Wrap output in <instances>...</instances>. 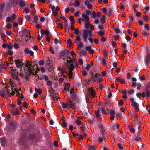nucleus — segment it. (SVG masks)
I'll use <instances>...</instances> for the list:
<instances>
[{
    "instance_id": "61",
    "label": "nucleus",
    "mask_w": 150,
    "mask_h": 150,
    "mask_svg": "<svg viewBox=\"0 0 150 150\" xmlns=\"http://www.w3.org/2000/svg\"><path fill=\"white\" fill-rule=\"evenodd\" d=\"M17 16L15 13H13L11 16V18L13 19H15L16 18Z\"/></svg>"
},
{
    "instance_id": "13",
    "label": "nucleus",
    "mask_w": 150,
    "mask_h": 150,
    "mask_svg": "<svg viewBox=\"0 0 150 150\" xmlns=\"http://www.w3.org/2000/svg\"><path fill=\"white\" fill-rule=\"evenodd\" d=\"M24 52L26 54H29L31 56H33L34 55V52L32 51H30L28 48H26L24 49Z\"/></svg>"
},
{
    "instance_id": "18",
    "label": "nucleus",
    "mask_w": 150,
    "mask_h": 150,
    "mask_svg": "<svg viewBox=\"0 0 150 150\" xmlns=\"http://www.w3.org/2000/svg\"><path fill=\"white\" fill-rule=\"evenodd\" d=\"M79 55L80 57H82V55L86 56L87 55L86 52L84 50H81Z\"/></svg>"
},
{
    "instance_id": "36",
    "label": "nucleus",
    "mask_w": 150,
    "mask_h": 150,
    "mask_svg": "<svg viewBox=\"0 0 150 150\" xmlns=\"http://www.w3.org/2000/svg\"><path fill=\"white\" fill-rule=\"evenodd\" d=\"M108 13L109 15H111L114 14V12L113 9L112 8H110L109 9Z\"/></svg>"
},
{
    "instance_id": "45",
    "label": "nucleus",
    "mask_w": 150,
    "mask_h": 150,
    "mask_svg": "<svg viewBox=\"0 0 150 150\" xmlns=\"http://www.w3.org/2000/svg\"><path fill=\"white\" fill-rule=\"evenodd\" d=\"M65 55V52L64 51L60 52L59 56L60 57H64Z\"/></svg>"
},
{
    "instance_id": "31",
    "label": "nucleus",
    "mask_w": 150,
    "mask_h": 150,
    "mask_svg": "<svg viewBox=\"0 0 150 150\" xmlns=\"http://www.w3.org/2000/svg\"><path fill=\"white\" fill-rule=\"evenodd\" d=\"M70 87V85L69 84H66L65 85L64 90L67 91H69V90Z\"/></svg>"
},
{
    "instance_id": "54",
    "label": "nucleus",
    "mask_w": 150,
    "mask_h": 150,
    "mask_svg": "<svg viewBox=\"0 0 150 150\" xmlns=\"http://www.w3.org/2000/svg\"><path fill=\"white\" fill-rule=\"evenodd\" d=\"M82 84L81 81H79L77 82L76 85L78 87H81V86Z\"/></svg>"
},
{
    "instance_id": "33",
    "label": "nucleus",
    "mask_w": 150,
    "mask_h": 150,
    "mask_svg": "<svg viewBox=\"0 0 150 150\" xmlns=\"http://www.w3.org/2000/svg\"><path fill=\"white\" fill-rule=\"evenodd\" d=\"M83 46V44L81 42H79L78 43V49L79 50H81V47Z\"/></svg>"
},
{
    "instance_id": "62",
    "label": "nucleus",
    "mask_w": 150,
    "mask_h": 150,
    "mask_svg": "<svg viewBox=\"0 0 150 150\" xmlns=\"http://www.w3.org/2000/svg\"><path fill=\"white\" fill-rule=\"evenodd\" d=\"M121 45V47L122 49H125V48L126 47V45L125 44L123 43L122 42Z\"/></svg>"
},
{
    "instance_id": "55",
    "label": "nucleus",
    "mask_w": 150,
    "mask_h": 150,
    "mask_svg": "<svg viewBox=\"0 0 150 150\" xmlns=\"http://www.w3.org/2000/svg\"><path fill=\"white\" fill-rule=\"evenodd\" d=\"M47 84L48 86H51L52 84V83L51 80H47Z\"/></svg>"
},
{
    "instance_id": "20",
    "label": "nucleus",
    "mask_w": 150,
    "mask_h": 150,
    "mask_svg": "<svg viewBox=\"0 0 150 150\" xmlns=\"http://www.w3.org/2000/svg\"><path fill=\"white\" fill-rule=\"evenodd\" d=\"M6 88H4V89H3L1 91H0V95H1L2 97H3L6 96Z\"/></svg>"
},
{
    "instance_id": "12",
    "label": "nucleus",
    "mask_w": 150,
    "mask_h": 150,
    "mask_svg": "<svg viewBox=\"0 0 150 150\" xmlns=\"http://www.w3.org/2000/svg\"><path fill=\"white\" fill-rule=\"evenodd\" d=\"M9 87V86H7L6 85L5 88H6V90L5 91L6 96L9 97V96L11 95V91L8 89Z\"/></svg>"
},
{
    "instance_id": "53",
    "label": "nucleus",
    "mask_w": 150,
    "mask_h": 150,
    "mask_svg": "<svg viewBox=\"0 0 150 150\" xmlns=\"http://www.w3.org/2000/svg\"><path fill=\"white\" fill-rule=\"evenodd\" d=\"M13 47V45L11 44H9V45L7 44V48L8 49H10V50H11V49H12Z\"/></svg>"
},
{
    "instance_id": "43",
    "label": "nucleus",
    "mask_w": 150,
    "mask_h": 150,
    "mask_svg": "<svg viewBox=\"0 0 150 150\" xmlns=\"http://www.w3.org/2000/svg\"><path fill=\"white\" fill-rule=\"evenodd\" d=\"M91 18L92 17H93L94 19L95 18L96 16V13L95 12V11H93L91 13Z\"/></svg>"
},
{
    "instance_id": "8",
    "label": "nucleus",
    "mask_w": 150,
    "mask_h": 150,
    "mask_svg": "<svg viewBox=\"0 0 150 150\" xmlns=\"http://www.w3.org/2000/svg\"><path fill=\"white\" fill-rule=\"evenodd\" d=\"M82 18H81V20L83 22H86L89 21V17L87 16V14L85 13H82Z\"/></svg>"
},
{
    "instance_id": "11",
    "label": "nucleus",
    "mask_w": 150,
    "mask_h": 150,
    "mask_svg": "<svg viewBox=\"0 0 150 150\" xmlns=\"http://www.w3.org/2000/svg\"><path fill=\"white\" fill-rule=\"evenodd\" d=\"M146 64L148 65L150 62V53H148L145 59Z\"/></svg>"
},
{
    "instance_id": "17",
    "label": "nucleus",
    "mask_w": 150,
    "mask_h": 150,
    "mask_svg": "<svg viewBox=\"0 0 150 150\" xmlns=\"http://www.w3.org/2000/svg\"><path fill=\"white\" fill-rule=\"evenodd\" d=\"M40 32L42 35L45 34L48 36V35H49V32L48 30H45L42 29L41 30Z\"/></svg>"
},
{
    "instance_id": "19",
    "label": "nucleus",
    "mask_w": 150,
    "mask_h": 150,
    "mask_svg": "<svg viewBox=\"0 0 150 150\" xmlns=\"http://www.w3.org/2000/svg\"><path fill=\"white\" fill-rule=\"evenodd\" d=\"M116 79L118 81H119L120 82L121 84H124L125 83V80L123 79V78L117 77L116 78Z\"/></svg>"
},
{
    "instance_id": "4",
    "label": "nucleus",
    "mask_w": 150,
    "mask_h": 150,
    "mask_svg": "<svg viewBox=\"0 0 150 150\" xmlns=\"http://www.w3.org/2000/svg\"><path fill=\"white\" fill-rule=\"evenodd\" d=\"M15 65L17 68H19L20 67H21L20 69V76H23V75L24 74L23 72L22 69V67L23 65V64L22 62L20 61L19 59L17 60H15Z\"/></svg>"
},
{
    "instance_id": "21",
    "label": "nucleus",
    "mask_w": 150,
    "mask_h": 150,
    "mask_svg": "<svg viewBox=\"0 0 150 150\" xmlns=\"http://www.w3.org/2000/svg\"><path fill=\"white\" fill-rule=\"evenodd\" d=\"M6 8L7 11H9L12 6L11 1L8 2L6 4Z\"/></svg>"
},
{
    "instance_id": "22",
    "label": "nucleus",
    "mask_w": 150,
    "mask_h": 150,
    "mask_svg": "<svg viewBox=\"0 0 150 150\" xmlns=\"http://www.w3.org/2000/svg\"><path fill=\"white\" fill-rule=\"evenodd\" d=\"M70 93L71 94H72V97L73 99L74 100L76 99V94L74 92V89H71Z\"/></svg>"
},
{
    "instance_id": "32",
    "label": "nucleus",
    "mask_w": 150,
    "mask_h": 150,
    "mask_svg": "<svg viewBox=\"0 0 150 150\" xmlns=\"http://www.w3.org/2000/svg\"><path fill=\"white\" fill-rule=\"evenodd\" d=\"M5 5L4 4H1L0 5V12H3V9L4 8Z\"/></svg>"
},
{
    "instance_id": "50",
    "label": "nucleus",
    "mask_w": 150,
    "mask_h": 150,
    "mask_svg": "<svg viewBox=\"0 0 150 150\" xmlns=\"http://www.w3.org/2000/svg\"><path fill=\"white\" fill-rule=\"evenodd\" d=\"M10 82H11L10 85L12 87L11 88V90H12L13 89V87H14L13 85H15V83L13 82V81H12L11 80H10Z\"/></svg>"
},
{
    "instance_id": "16",
    "label": "nucleus",
    "mask_w": 150,
    "mask_h": 150,
    "mask_svg": "<svg viewBox=\"0 0 150 150\" xmlns=\"http://www.w3.org/2000/svg\"><path fill=\"white\" fill-rule=\"evenodd\" d=\"M66 67L67 68L69 71V72L68 74L69 78H71L72 77V71L73 70H70V69H69V67L68 66L67 64L66 65Z\"/></svg>"
},
{
    "instance_id": "63",
    "label": "nucleus",
    "mask_w": 150,
    "mask_h": 150,
    "mask_svg": "<svg viewBox=\"0 0 150 150\" xmlns=\"http://www.w3.org/2000/svg\"><path fill=\"white\" fill-rule=\"evenodd\" d=\"M67 44L69 45H72L71 43V38H69L67 40Z\"/></svg>"
},
{
    "instance_id": "57",
    "label": "nucleus",
    "mask_w": 150,
    "mask_h": 150,
    "mask_svg": "<svg viewBox=\"0 0 150 150\" xmlns=\"http://www.w3.org/2000/svg\"><path fill=\"white\" fill-rule=\"evenodd\" d=\"M141 138L140 137H139V136H136L135 140L137 141H141Z\"/></svg>"
},
{
    "instance_id": "35",
    "label": "nucleus",
    "mask_w": 150,
    "mask_h": 150,
    "mask_svg": "<svg viewBox=\"0 0 150 150\" xmlns=\"http://www.w3.org/2000/svg\"><path fill=\"white\" fill-rule=\"evenodd\" d=\"M33 21L35 23H38V17L36 15H35L34 16Z\"/></svg>"
},
{
    "instance_id": "52",
    "label": "nucleus",
    "mask_w": 150,
    "mask_h": 150,
    "mask_svg": "<svg viewBox=\"0 0 150 150\" xmlns=\"http://www.w3.org/2000/svg\"><path fill=\"white\" fill-rule=\"evenodd\" d=\"M22 102L20 99H18L17 100V104L19 106H20Z\"/></svg>"
},
{
    "instance_id": "64",
    "label": "nucleus",
    "mask_w": 150,
    "mask_h": 150,
    "mask_svg": "<svg viewBox=\"0 0 150 150\" xmlns=\"http://www.w3.org/2000/svg\"><path fill=\"white\" fill-rule=\"evenodd\" d=\"M122 115V112H119L116 114V116L117 117H121Z\"/></svg>"
},
{
    "instance_id": "7",
    "label": "nucleus",
    "mask_w": 150,
    "mask_h": 150,
    "mask_svg": "<svg viewBox=\"0 0 150 150\" xmlns=\"http://www.w3.org/2000/svg\"><path fill=\"white\" fill-rule=\"evenodd\" d=\"M83 34L82 35L83 39L84 42H87V40L88 38V30L83 29L82 30Z\"/></svg>"
},
{
    "instance_id": "39",
    "label": "nucleus",
    "mask_w": 150,
    "mask_h": 150,
    "mask_svg": "<svg viewBox=\"0 0 150 150\" xmlns=\"http://www.w3.org/2000/svg\"><path fill=\"white\" fill-rule=\"evenodd\" d=\"M108 52L106 51L105 50H103V54L104 56L105 57H107V54Z\"/></svg>"
},
{
    "instance_id": "58",
    "label": "nucleus",
    "mask_w": 150,
    "mask_h": 150,
    "mask_svg": "<svg viewBox=\"0 0 150 150\" xmlns=\"http://www.w3.org/2000/svg\"><path fill=\"white\" fill-rule=\"evenodd\" d=\"M76 122L77 124L79 125H81L82 124L81 121L78 120H76Z\"/></svg>"
},
{
    "instance_id": "60",
    "label": "nucleus",
    "mask_w": 150,
    "mask_h": 150,
    "mask_svg": "<svg viewBox=\"0 0 150 150\" xmlns=\"http://www.w3.org/2000/svg\"><path fill=\"white\" fill-rule=\"evenodd\" d=\"M95 147L94 146L91 145L89 146V150H95Z\"/></svg>"
},
{
    "instance_id": "2",
    "label": "nucleus",
    "mask_w": 150,
    "mask_h": 150,
    "mask_svg": "<svg viewBox=\"0 0 150 150\" xmlns=\"http://www.w3.org/2000/svg\"><path fill=\"white\" fill-rule=\"evenodd\" d=\"M38 65L37 64L34 63L31 61H27L24 64L23 68L24 72L25 74L24 77L27 81H29V77L31 74L35 75V71L36 68Z\"/></svg>"
},
{
    "instance_id": "34",
    "label": "nucleus",
    "mask_w": 150,
    "mask_h": 150,
    "mask_svg": "<svg viewBox=\"0 0 150 150\" xmlns=\"http://www.w3.org/2000/svg\"><path fill=\"white\" fill-rule=\"evenodd\" d=\"M66 57L65 55L64 57H60V58L63 59L64 60V62L65 63V64H68V62H67V60L68 59H66Z\"/></svg>"
},
{
    "instance_id": "44",
    "label": "nucleus",
    "mask_w": 150,
    "mask_h": 150,
    "mask_svg": "<svg viewBox=\"0 0 150 150\" xmlns=\"http://www.w3.org/2000/svg\"><path fill=\"white\" fill-rule=\"evenodd\" d=\"M101 112L103 113L106 114H107V112H106L105 108L102 107L101 110Z\"/></svg>"
},
{
    "instance_id": "38",
    "label": "nucleus",
    "mask_w": 150,
    "mask_h": 150,
    "mask_svg": "<svg viewBox=\"0 0 150 150\" xmlns=\"http://www.w3.org/2000/svg\"><path fill=\"white\" fill-rule=\"evenodd\" d=\"M146 92L147 95V98L148 99V98L150 97V91L149 90H146Z\"/></svg>"
},
{
    "instance_id": "46",
    "label": "nucleus",
    "mask_w": 150,
    "mask_h": 150,
    "mask_svg": "<svg viewBox=\"0 0 150 150\" xmlns=\"http://www.w3.org/2000/svg\"><path fill=\"white\" fill-rule=\"evenodd\" d=\"M49 8H51L52 11H54L55 8V7L54 6H52L51 4H50L49 6Z\"/></svg>"
},
{
    "instance_id": "27",
    "label": "nucleus",
    "mask_w": 150,
    "mask_h": 150,
    "mask_svg": "<svg viewBox=\"0 0 150 150\" xmlns=\"http://www.w3.org/2000/svg\"><path fill=\"white\" fill-rule=\"evenodd\" d=\"M26 4L24 1L23 0H21L19 2V5L21 7H23L25 6Z\"/></svg>"
},
{
    "instance_id": "10",
    "label": "nucleus",
    "mask_w": 150,
    "mask_h": 150,
    "mask_svg": "<svg viewBox=\"0 0 150 150\" xmlns=\"http://www.w3.org/2000/svg\"><path fill=\"white\" fill-rule=\"evenodd\" d=\"M69 104L70 106V108L74 109V108H76V103L74 101V100H69Z\"/></svg>"
},
{
    "instance_id": "14",
    "label": "nucleus",
    "mask_w": 150,
    "mask_h": 150,
    "mask_svg": "<svg viewBox=\"0 0 150 150\" xmlns=\"http://www.w3.org/2000/svg\"><path fill=\"white\" fill-rule=\"evenodd\" d=\"M0 142L2 146H4L6 145L7 143V140L4 138H2L0 139Z\"/></svg>"
},
{
    "instance_id": "56",
    "label": "nucleus",
    "mask_w": 150,
    "mask_h": 150,
    "mask_svg": "<svg viewBox=\"0 0 150 150\" xmlns=\"http://www.w3.org/2000/svg\"><path fill=\"white\" fill-rule=\"evenodd\" d=\"M114 30L117 34H118L120 32V30L118 28H114Z\"/></svg>"
},
{
    "instance_id": "40",
    "label": "nucleus",
    "mask_w": 150,
    "mask_h": 150,
    "mask_svg": "<svg viewBox=\"0 0 150 150\" xmlns=\"http://www.w3.org/2000/svg\"><path fill=\"white\" fill-rule=\"evenodd\" d=\"M98 34L101 37L104 36V32L102 31H100L98 32Z\"/></svg>"
},
{
    "instance_id": "29",
    "label": "nucleus",
    "mask_w": 150,
    "mask_h": 150,
    "mask_svg": "<svg viewBox=\"0 0 150 150\" xmlns=\"http://www.w3.org/2000/svg\"><path fill=\"white\" fill-rule=\"evenodd\" d=\"M69 103H64L62 104V107L63 108H67L69 106Z\"/></svg>"
},
{
    "instance_id": "37",
    "label": "nucleus",
    "mask_w": 150,
    "mask_h": 150,
    "mask_svg": "<svg viewBox=\"0 0 150 150\" xmlns=\"http://www.w3.org/2000/svg\"><path fill=\"white\" fill-rule=\"evenodd\" d=\"M100 112V110L99 109H98L96 111V117L97 118H98L100 116V115L99 114V113Z\"/></svg>"
},
{
    "instance_id": "42",
    "label": "nucleus",
    "mask_w": 150,
    "mask_h": 150,
    "mask_svg": "<svg viewBox=\"0 0 150 150\" xmlns=\"http://www.w3.org/2000/svg\"><path fill=\"white\" fill-rule=\"evenodd\" d=\"M119 127V125L117 123H116L113 125V127L114 129H116L117 128H118Z\"/></svg>"
},
{
    "instance_id": "26",
    "label": "nucleus",
    "mask_w": 150,
    "mask_h": 150,
    "mask_svg": "<svg viewBox=\"0 0 150 150\" xmlns=\"http://www.w3.org/2000/svg\"><path fill=\"white\" fill-rule=\"evenodd\" d=\"M90 23L88 21L84 22V23L83 24V25L85 26L86 29H87L89 27Z\"/></svg>"
},
{
    "instance_id": "25",
    "label": "nucleus",
    "mask_w": 150,
    "mask_h": 150,
    "mask_svg": "<svg viewBox=\"0 0 150 150\" xmlns=\"http://www.w3.org/2000/svg\"><path fill=\"white\" fill-rule=\"evenodd\" d=\"M89 93H90L91 96L93 97H95V92L94 90L90 89L89 90Z\"/></svg>"
},
{
    "instance_id": "49",
    "label": "nucleus",
    "mask_w": 150,
    "mask_h": 150,
    "mask_svg": "<svg viewBox=\"0 0 150 150\" xmlns=\"http://www.w3.org/2000/svg\"><path fill=\"white\" fill-rule=\"evenodd\" d=\"M39 64L40 65L42 66L44 64L45 62L43 60H40L38 62Z\"/></svg>"
},
{
    "instance_id": "15",
    "label": "nucleus",
    "mask_w": 150,
    "mask_h": 150,
    "mask_svg": "<svg viewBox=\"0 0 150 150\" xmlns=\"http://www.w3.org/2000/svg\"><path fill=\"white\" fill-rule=\"evenodd\" d=\"M11 2L13 7H15L18 4V0H11Z\"/></svg>"
},
{
    "instance_id": "3",
    "label": "nucleus",
    "mask_w": 150,
    "mask_h": 150,
    "mask_svg": "<svg viewBox=\"0 0 150 150\" xmlns=\"http://www.w3.org/2000/svg\"><path fill=\"white\" fill-rule=\"evenodd\" d=\"M68 64H67L69 66V69L71 70H73L75 66L76 67L78 66V64L75 60H67Z\"/></svg>"
},
{
    "instance_id": "6",
    "label": "nucleus",
    "mask_w": 150,
    "mask_h": 150,
    "mask_svg": "<svg viewBox=\"0 0 150 150\" xmlns=\"http://www.w3.org/2000/svg\"><path fill=\"white\" fill-rule=\"evenodd\" d=\"M52 90L51 91L50 96L54 100H56L60 99V98L58 97V93H54L55 90H54L52 88H51Z\"/></svg>"
},
{
    "instance_id": "28",
    "label": "nucleus",
    "mask_w": 150,
    "mask_h": 150,
    "mask_svg": "<svg viewBox=\"0 0 150 150\" xmlns=\"http://www.w3.org/2000/svg\"><path fill=\"white\" fill-rule=\"evenodd\" d=\"M75 41L76 42H78V43H79V42H81V36L79 35L76 36V37Z\"/></svg>"
},
{
    "instance_id": "23",
    "label": "nucleus",
    "mask_w": 150,
    "mask_h": 150,
    "mask_svg": "<svg viewBox=\"0 0 150 150\" xmlns=\"http://www.w3.org/2000/svg\"><path fill=\"white\" fill-rule=\"evenodd\" d=\"M35 92L36 93H38L39 94H41L42 92V90L40 88H35Z\"/></svg>"
},
{
    "instance_id": "48",
    "label": "nucleus",
    "mask_w": 150,
    "mask_h": 150,
    "mask_svg": "<svg viewBox=\"0 0 150 150\" xmlns=\"http://www.w3.org/2000/svg\"><path fill=\"white\" fill-rule=\"evenodd\" d=\"M49 51L52 54H54V49L52 48V47H50L49 49Z\"/></svg>"
},
{
    "instance_id": "24",
    "label": "nucleus",
    "mask_w": 150,
    "mask_h": 150,
    "mask_svg": "<svg viewBox=\"0 0 150 150\" xmlns=\"http://www.w3.org/2000/svg\"><path fill=\"white\" fill-rule=\"evenodd\" d=\"M27 33H28V34H30V32H29V31L28 30H24L23 31V34L22 36H24V37L26 36V37L28 38V35H25V34H26Z\"/></svg>"
},
{
    "instance_id": "9",
    "label": "nucleus",
    "mask_w": 150,
    "mask_h": 150,
    "mask_svg": "<svg viewBox=\"0 0 150 150\" xmlns=\"http://www.w3.org/2000/svg\"><path fill=\"white\" fill-rule=\"evenodd\" d=\"M85 49L86 51H89L90 53L91 54H94V52H95L94 50L92 49V46H91H91L86 47Z\"/></svg>"
},
{
    "instance_id": "47",
    "label": "nucleus",
    "mask_w": 150,
    "mask_h": 150,
    "mask_svg": "<svg viewBox=\"0 0 150 150\" xmlns=\"http://www.w3.org/2000/svg\"><path fill=\"white\" fill-rule=\"evenodd\" d=\"M18 74V73L16 72V70L12 69L11 70V74L12 75Z\"/></svg>"
},
{
    "instance_id": "41",
    "label": "nucleus",
    "mask_w": 150,
    "mask_h": 150,
    "mask_svg": "<svg viewBox=\"0 0 150 150\" xmlns=\"http://www.w3.org/2000/svg\"><path fill=\"white\" fill-rule=\"evenodd\" d=\"M95 77H96L95 75H94V74H92L91 75V76L90 79L95 82V80L96 79H95Z\"/></svg>"
},
{
    "instance_id": "1",
    "label": "nucleus",
    "mask_w": 150,
    "mask_h": 150,
    "mask_svg": "<svg viewBox=\"0 0 150 150\" xmlns=\"http://www.w3.org/2000/svg\"><path fill=\"white\" fill-rule=\"evenodd\" d=\"M36 136L33 134H27L25 132H23L21 135L19 141L20 146L23 148L28 147L32 142H34L36 140Z\"/></svg>"
},
{
    "instance_id": "30",
    "label": "nucleus",
    "mask_w": 150,
    "mask_h": 150,
    "mask_svg": "<svg viewBox=\"0 0 150 150\" xmlns=\"http://www.w3.org/2000/svg\"><path fill=\"white\" fill-rule=\"evenodd\" d=\"M143 18L145 19L146 21L149 22V17L146 15H144L143 16Z\"/></svg>"
},
{
    "instance_id": "59",
    "label": "nucleus",
    "mask_w": 150,
    "mask_h": 150,
    "mask_svg": "<svg viewBox=\"0 0 150 150\" xmlns=\"http://www.w3.org/2000/svg\"><path fill=\"white\" fill-rule=\"evenodd\" d=\"M74 33L78 35L79 34V31L78 28H77L74 30Z\"/></svg>"
},
{
    "instance_id": "5",
    "label": "nucleus",
    "mask_w": 150,
    "mask_h": 150,
    "mask_svg": "<svg viewBox=\"0 0 150 150\" xmlns=\"http://www.w3.org/2000/svg\"><path fill=\"white\" fill-rule=\"evenodd\" d=\"M130 101L131 102V105L135 108L136 112H138L139 110V105L136 102L134 101V98L131 97L130 99Z\"/></svg>"
},
{
    "instance_id": "51",
    "label": "nucleus",
    "mask_w": 150,
    "mask_h": 150,
    "mask_svg": "<svg viewBox=\"0 0 150 150\" xmlns=\"http://www.w3.org/2000/svg\"><path fill=\"white\" fill-rule=\"evenodd\" d=\"M117 145H118V147L120 149H122L123 148V146H122L121 144H120V143H118L117 144Z\"/></svg>"
}]
</instances>
